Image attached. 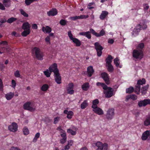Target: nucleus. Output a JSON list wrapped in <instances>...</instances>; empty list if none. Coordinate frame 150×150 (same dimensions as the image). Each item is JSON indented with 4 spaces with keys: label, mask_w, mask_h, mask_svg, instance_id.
Returning a JSON list of instances; mask_svg holds the SVG:
<instances>
[{
    "label": "nucleus",
    "mask_w": 150,
    "mask_h": 150,
    "mask_svg": "<svg viewBox=\"0 0 150 150\" xmlns=\"http://www.w3.org/2000/svg\"><path fill=\"white\" fill-rule=\"evenodd\" d=\"M32 52L35 54L36 58L38 60H42L43 59L44 53L38 47H34L32 50Z\"/></svg>",
    "instance_id": "obj_1"
},
{
    "label": "nucleus",
    "mask_w": 150,
    "mask_h": 150,
    "mask_svg": "<svg viewBox=\"0 0 150 150\" xmlns=\"http://www.w3.org/2000/svg\"><path fill=\"white\" fill-rule=\"evenodd\" d=\"M143 53L142 50H134L132 52V56L136 59H141L143 57Z\"/></svg>",
    "instance_id": "obj_2"
},
{
    "label": "nucleus",
    "mask_w": 150,
    "mask_h": 150,
    "mask_svg": "<svg viewBox=\"0 0 150 150\" xmlns=\"http://www.w3.org/2000/svg\"><path fill=\"white\" fill-rule=\"evenodd\" d=\"M94 48L96 50L97 55L100 57L102 54V51L103 49V47L101 46L98 42H96L94 43Z\"/></svg>",
    "instance_id": "obj_3"
},
{
    "label": "nucleus",
    "mask_w": 150,
    "mask_h": 150,
    "mask_svg": "<svg viewBox=\"0 0 150 150\" xmlns=\"http://www.w3.org/2000/svg\"><path fill=\"white\" fill-rule=\"evenodd\" d=\"M97 147L96 150H107L108 145L106 143L103 144L101 142H98L96 144Z\"/></svg>",
    "instance_id": "obj_4"
},
{
    "label": "nucleus",
    "mask_w": 150,
    "mask_h": 150,
    "mask_svg": "<svg viewBox=\"0 0 150 150\" xmlns=\"http://www.w3.org/2000/svg\"><path fill=\"white\" fill-rule=\"evenodd\" d=\"M104 89L105 91L104 92L105 94V97L107 98H110L113 95V89L110 87H108Z\"/></svg>",
    "instance_id": "obj_5"
},
{
    "label": "nucleus",
    "mask_w": 150,
    "mask_h": 150,
    "mask_svg": "<svg viewBox=\"0 0 150 150\" xmlns=\"http://www.w3.org/2000/svg\"><path fill=\"white\" fill-rule=\"evenodd\" d=\"M31 103L30 101H28L23 105V108L25 110H28L30 112L34 111L35 108L30 106Z\"/></svg>",
    "instance_id": "obj_6"
},
{
    "label": "nucleus",
    "mask_w": 150,
    "mask_h": 150,
    "mask_svg": "<svg viewBox=\"0 0 150 150\" xmlns=\"http://www.w3.org/2000/svg\"><path fill=\"white\" fill-rule=\"evenodd\" d=\"M141 139L142 140H150V130H147L142 134Z\"/></svg>",
    "instance_id": "obj_7"
},
{
    "label": "nucleus",
    "mask_w": 150,
    "mask_h": 150,
    "mask_svg": "<svg viewBox=\"0 0 150 150\" xmlns=\"http://www.w3.org/2000/svg\"><path fill=\"white\" fill-rule=\"evenodd\" d=\"M114 115V109L113 108H109L107 111L106 116L108 120L112 119Z\"/></svg>",
    "instance_id": "obj_8"
},
{
    "label": "nucleus",
    "mask_w": 150,
    "mask_h": 150,
    "mask_svg": "<svg viewBox=\"0 0 150 150\" xmlns=\"http://www.w3.org/2000/svg\"><path fill=\"white\" fill-rule=\"evenodd\" d=\"M101 77L103 79L106 84L108 85L110 83L108 74L106 72H103L101 73Z\"/></svg>",
    "instance_id": "obj_9"
},
{
    "label": "nucleus",
    "mask_w": 150,
    "mask_h": 150,
    "mask_svg": "<svg viewBox=\"0 0 150 150\" xmlns=\"http://www.w3.org/2000/svg\"><path fill=\"white\" fill-rule=\"evenodd\" d=\"M48 69L52 72H53L54 74L59 72V70L57 68V65L56 63H54L51 65Z\"/></svg>",
    "instance_id": "obj_10"
},
{
    "label": "nucleus",
    "mask_w": 150,
    "mask_h": 150,
    "mask_svg": "<svg viewBox=\"0 0 150 150\" xmlns=\"http://www.w3.org/2000/svg\"><path fill=\"white\" fill-rule=\"evenodd\" d=\"M138 104L140 107L145 106L147 105L150 104V99H145L144 100L140 101L138 102Z\"/></svg>",
    "instance_id": "obj_11"
},
{
    "label": "nucleus",
    "mask_w": 150,
    "mask_h": 150,
    "mask_svg": "<svg viewBox=\"0 0 150 150\" xmlns=\"http://www.w3.org/2000/svg\"><path fill=\"white\" fill-rule=\"evenodd\" d=\"M74 85L73 83H69L68 85V87L67 88V93L70 94H72L74 93V91L73 90Z\"/></svg>",
    "instance_id": "obj_12"
},
{
    "label": "nucleus",
    "mask_w": 150,
    "mask_h": 150,
    "mask_svg": "<svg viewBox=\"0 0 150 150\" xmlns=\"http://www.w3.org/2000/svg\"><path fill=\"white\" fill-rule=\"evenodd\" d=\"M8 128L11 131L16 132L18 129V125L16 123L13 122L12 125L8 126Z\"/></svg>",
    "instance_id": "obj_13"
},
{
    "label": "nucleus",
    "mask_w": 150,
    "mask_h": 150,
    "mask_svg": "<svg viewBox=\"0 0 150 150\" xmlns=\"http://www.w3.org/2000/svg\"><path fill=\"white\" fill-rule=\"evenodd\" d=\"M54 79L56 82L58 84L61 83V77L59 72L54 74Z\"/></svg>",
    "instance_id": "obj_14"
},
{
    "label": "nucleus",
    "mask_w": 150,
    "mask_h": 150,
    "mask_svg": "<svg viewBox=\"0 0 150 150\" xmlns=\"http://www.w3.org/2000/svg\"><path fill=\"white\" fill-rule=\"evenodd\" d=\"M94 70L92 66H90L87 68V76L88 77H91L93 74Z\"/></svg>",
    "instance_id": "obj_15"
},
{
    "label": "nucleus",
    "mask_w": 150,
    "mask_h": 150,
    "mask_svg": "<svg viewBox=\"0 0 150 150\" xmlns=\"http://www.w3.org/2000/svg\"><path fill=\"white\" fill-rule=\"evenodd\" d=\"M93 111L96 114L99 115H102L103 114V111L102 110L98 107L93 108Z\"/></svg>",
    "instance_id": "obj_16"
},
{
    "label": "nucleus",
    "mask_w": 150,
    "mask_h": 150,
    "mask_svg": "<svg viewBox=\"0 0 150 150\" xmlns=\"http://www.w3.org/2000/svg\"><path fill=\"white\" fill-rule=\"evenodd\" d=\"M57 13V9L55 8H53L47 12V14L49 16H54L56 15Z\"/></svg>",
    "instance_id": "obj_17"
},
{
    "label": "nucleus",
    "mask_w": 150,
    "mask_h": 150,
    "mask_svg": "<svg viewBox=\"0 0 150 150\" xmlns=\"http://www.w3.org/2000/svg\"><path fill=\"white\" fill-rule=\"evenodd\" d=\"M80 35L85 36L88 39H90L91 38V36L90 32L89 31L87 32H80L79 33Z\"/></svg>",
    "instance_id": "obj_18"
},
{
    "label": "nucleus",
    "mask_w": 150,
    "mask_h": 150,
    "mask_svg": "<svg viewBox=\"0 0 150 150\" xmlns=\"http://www.w3.org/2000/svg\"><path fill=\"white\" fill-rule=\"evenodd\" d=\"M144 125L146 126L150 125V115L146 116L145 120L144 122Z\"/></svg>",
    "instance_id": "obj_19"
},
{
    "label": "nucleus",
    "mask_w": 150,
    "mask_h": 150,
    "mask_svg": "<svg viewBox=\"0 0 150 150\" xmlns=\"http://www.w3.org/2000/svg\"><path fill=\"white\" fill-rule=\"evenodd\" d=\"M30 25L28 22H26L23 23L22 28L24 30H30Z\"/></svg>",
    "instance_id": "obj_20"
},
{
    "label": "nucleus",
    "mask_w": 150,
    "mask_h": 150,
    "mask_svg": "<svg viewBox=\"0 0 150 150\" xmlns=\"http://www.w3.org/2000/svg\"><path fill=\"white\" fill-rule=\"evenodd\" d=\"M108 13L106 11H104L102 12L100 15V16L99 18L101 20H103L105 18V17L108 16Z\"/></svg>",
    "instance_id": "obj_21"
},
{
    "label": "nucleus",
    "mask_w": 150,
    "mask_h": 150,
    "mask_svg": "<svg viewBox=\"0 0 150 150\" xmlns=\"http://www.w3.org/2000/svg\"><path fill=\"white\" fill-rule=\"evenodd\" d=\"M149 87V85L147 84L146 85L142 87L141 89V93L142 95H145L146 93L147 90Z\"/></svg>",
    "instance_id": "obj_22"
},
{
    "label": "nucleus",
    "mask_w": 150,
    "mask_h": 150,
    "mask_svg": "<svg viewBox=\"0 0 150 150\" xmlns=\"http://www.w3.org/2000/svg\"><path fill=\"white\" fill-rule=\"evenodd\" d=\"M43 32L45 33H50L52 31V29L49 26H46V27L43 26L42 28Z\"/></svg>",
    "instance_id": "obj_23"
},
{
    "label": "nucleus",
    "mask_w": 150,
    "mask_h": 150,
    "mask_svg": "<svg viewBox=\"0 0 150 150\" xmlns=\"http://www.w3.org/2000/svg\"><path fill=\"white\" fill-rule=\"evenodd\" d=\"M14 96V93H13L10 92L5 95V97L7 100H11Z\"/></svg>",
    "instance_id": "obj_24"
},
{
    "label": "nucleus",
    "mask_w": 150,
    "mask_h": 150,
    "mask_svg": "<svg viewBox=\"0 0 150 150\" xmlns=\"http://www.w3.org/2000/svg\"><path fill=\"white\" fill-rule=\"evenodd\" d=\"M11 0H3L2 3L5 7L8 8L11 6Z\"/></svg>",
    "instance_id": "obj_25"
},
{
    "label": "nucleus",
    "mask_w": 150,
    "mask_h": 150,
    "mask_svg": "<svg viewBox=\"0 0 150 150\" xmlns=\"http://www.w3.org/2000/svg\"><path fill=\"white\" fill-rule=\"evenodd\" d=\"M72 41L75 44L76 46L77 47H79L81 45V41L77 38H74Z\"/></svg>",
    "instance_id": "obj_26"
},
{
    "label": "nucleus",
    "mask_w": 150,
    "mask_h": 150,
    "mask_svg": "<svg viewBox=\"0 0 150 150\" xmlns=\"http://www.w3.org/2000/svg\"><path fill=\"white\" fill-rule=\"evenodd\" d=\"M141 86L137 84L135 86L134 88V92L137 94L139 95L140 93Z\"/></svg>",
    "instance_id": "obj_27"
},
{
    "label": "nucleus",
    "mask_w": 150,
    "mask_h": 150,
    "mask_svg": "<svg viewBox=\"0 0 150 150\" xmlns=\"http://www.w3.org/2000/svg\"><path fill=\"white\" fill-rule=\"evenodd\" d=\"M89 87V86L88 83H86L82 86V89L85 91L88 90Z\"/></svg>",
    "instance_id": "obj_28"
},
{
    "label": "nucleus",
    "mask_w": 150,
    "mask_h": 150,
    "mask_svg": "<svg viewBox=\"0 0 150 150\" xmlns=\"http://www.w3.org/2000/svg\"><path fill=\"white\" fill-rule=\"evenodd\" d=\"M99 101L98 99H96L94 100L92 102V105L91 107L94 108L95 107H98L97 105L99 103Z\"/></svg>",
    "instance_id": "obj_29"
},
{
    "label": "nucleus",
    "mask_w": 150,
    "mask_h": 150,
    "mask_svg": "<svg viewBox=\"0 0 150 150\" xmlns=\"http://www.w3.org/2000/svg\"><path fill=\"white\" fill-rule=\"evenodd\" d=\"M30 30H24V31L22 33L21 35L23 37H26L30 33Z\"/></svg>",
    "instance_id": "obj_30"
},
{
    "label": "nucleus",
    "mask_w": 150,
    "mask_h": 150,
    "mask_svg": "<svg viewBox=\"0 0 150 150\" xmlns=\"http://www.w3.org/2000/svg\"><path fill=\"white\" fill-rule=\"evenodd\" d=\"M52 72L51 71L49 70V69H47L43 71L44 74L47 77H50Z\"/></svg>",
    "instance_id": "obj_31"
},
{
    "label": "nucleus",
    "mask_w": 150,
    "mask_h": 150,
    "mask_svg": "<svg viewBox=\"0 0 150 150\" xmlns=\"http://www.w3.org/2000/svg\"><path fill=\"white\" fill-rule=\"evenodd\" d=\"M88 105V103L87 100H85L82 103L81 105V108L82 109H84Z\"/></svg>",
    "instance_id": "obj_32"
},
{
    "label": "nucleus",
    "mask_w": 150,
    "mask_h": 150,
    "mask_svg": "<svg viewBox=\"0 0 150 150\" xmlns=\"http://www.w3.org/2000/svg\"><path fill=\"white\" fill-rule=\"evenodd\" d=\"M113 59L111 55H109L108 57L106 59V64H111V63L112 62V60Z\"/></svg>",
    "instance_id": "obj_33"
},
{
    "label": "nucleus",
    "mask_w": 150,
    "mask_h": 150,
    "mask_svg": "<svg viewBox=\"0 0 150 150\" xmlns=\"http://www.w3.org/2000/svg\"><path fill=\"white\" fill-rule=\"evenodd\" d=\"M134 91V88L132 86L129 87L128 88L126 89V92L127 93H131Z\"/></svg>",
    "instance_id": "obj_34"
},
{
    "label": "nucleus",
    "mask_w": 150,
    "mask_h": 150,
    "mask_svg": "<svg viewBox=\"0 0 150 150\" xmlns=\"http://www.w3.org/2000/svg\"><path fill=\"white\" fill-rule=\"evenodd\" d=\"M49 87L48 84H43L41 87V90L42 91H46L49 88Z\"/></svg>",
    "instance_id": "obj_35"
},
{
    "label": "nucleus",
    "mask_w": 150,
    "mask_h": 150,
    "mask_svg": "<svg viewBox=\"0 0 150 150\" xmlns=\"http://www.w3.org/2000/svg\"><path fill=\"white\" fill-rule=\"evenodd\" d=\"M146 80L145 79L143 78L142 80L139 79L138 80L137 84L140 85H142L145 83Z\"/></svg>",
    "instance_id": "obj_36"
},
{
    "label": "nucleus",
    "mask_w": 150,
    "mask_h": 150,
    "mask_svg": "<svg viewBox=\"0 0 150 150\" xmlns=\"http://www.w3.org/2000/svg\"><path fill=\"white\" fill-rule=\"evenodd\" d=\"M96 85L98 86H101L103 87V89H106V88H107V86L104 83L100 82H97L96 83Z\"/></svg>",
    "instance_id": "obj_37"
},
{
    "label": "nucleus",
    "mask_w": 150,
    "mask_h": 150,
    "mask_svg": "<svg viewBox=\"0 0 150 150\" xmlns=\"http://www.w3.org/2000/svg\"><path fill=\"white\" fill-rule=\"evenodd\" d=\"M108 64V66H107L108 67L107 70L108 71L110 72H112L114 71V68L113 66L111 64Z\"/></svg>",
    "instance_id": "obj_38"
},
{
    "label": "nucleus",
    "mask_w": 150,
    "mask_h": 150,
    "mask_svg": "<svg viewBox=\"0 0 150 150\" xmlns=\"http://www.w3.org/2000/svg\"><path fill=\"white\" fill-rule=\"evenodd\" d=\"M17 20L16 18L12 17L8 18L7 21V22L9 23H12L16 21Z\"/></svg>",
    "instance_id": "obj_39"
},
{
    "label": "nucleus",
    "mask_w": 150,
    "mask_h": 150,
    "mask_svg": "<svg viewBox=\"0 0 150 150\" xmlns=\"http://www.w3.org/2000/svg\"><path fill=\"white\" fill-rule=\"evenodd\" d=\"M142 26L140 24H138L136 27V29H134V30L133 32H135L137 31V32L138 33L140 30L142 29Z\"/></svg>",
    "instance_id": "obj_40"
},
{
    "label": "nucleus",
    "mask_w": 150,
    "mask_h": 150,
    "mask_svg": "<svg viewBox=\"0 0 150 150\" xmlns=\"http://www.w3.org/2000/svg\"><path fill=\"white\" fill-rule=\"evenodd\" d=\"M40 135V134L39 132L37 133L35 135V136L33 140V142L35 143L36 142L38 139Z\"/></svg>",
    "instance_id": "obj_41"
},
{
    "label": "nucleus",
    "mask_w": 150,
    "mask_h": 150,
    "mask_svg": "<svg viewBox=\"0 0 150 150\" xmlns=\"http://www.w3.org/2000/svg\"><path fill=\"white\" fill-rule=\"evenodd\" d=\"M23 134L25 135H27L29 133L28 129L26 127H25L23 129Z\"/></svg>",
    "instance_id": "obj_42"
},
{
    "label": "nucleus",
    "mask_w": 150,
    "mask_h": 150,
    "mask_svg": "<svg viewBox=\"0 0 150 150\" xmlns=\"http://www.w3.org/2000/svg\"><path fill=\"white\" fill-rule=\"evenodd\" d=\"M105 32L103 29H102L100 31L99 33H98L97 37H100L101 36H103L105 35Z\"/></svg>",
    "instance_id": "obj_43"
},
{
    "label": "nucleus",
    "mask_w": 150,
    "mask_h": 150,
    "mask_svg": "<svg viewBox=\"0 0 150 150\" xmlns=\"http://www.w3.org/2000/svg\"><path fill=\"white\" fill-rule=\"evenodd\" d=\"M19 11L21 14L23 15L24 17H28V15L27 13H26L23 9H20Z\"/></svg>",
    "instance_id": "obj_44"
},
{
    "label": "nucleus",
    "mask_w": 150,
    "mask_h": 150,
    "mask_svg": "<svg viewBox=\"0 0 150 150\" xmlns=\"http://www.w3.org/2000/svg\"><path fill=\"white\" fill-rule=\"evenodd\" d=\"M73 115V112L71 111H69L68 113L67 117L68 119H71L72 118Z\"/></svg>",
    "instance_id": "obj_45"
},
{
    "label": "nucleus",
    "mask_w": 150,
    "mask_h": 150,
    "mask_svg": "<svg viewBox=\"0 0 150 150\" xmlns=\"http://www.w3.org/2000/svg\"><path fill=\"white\" fill-rule=\"evenodd\" d=\"M67 132L68 133H71L72 135H75L76 134V132L73 130L72 129H68L67 131Z\"/></svg>",
    "instance_id": "obj_46"
},
{
    "label": "nucleus",
    "mask_w": 150,
    "mask_h": 150,
    "mask_svg": "<svg viewBox=\"0 0 150 150\" xmlns=\"http://www.w3.org/2000/svg\"><path fill=\"white\" fill-rule=\"evenodd\" d=\"M36 1V0H25V3L27 6H29L33 2Z\"/></svg>",
    "instance_id": "obj_47"
},
{
    "label": "nucleus",
    "mask_w": 150,
    "mask_h": 150,
    "mask_svg": "<svg viewBox=\"0 0 150 150\" xmlns=\"http://www.w3.org/2000/svg\"><path fill=\"white\" fill-rule=\"evenodd\" d=\"M144 47V44L142 43L139 44L137 46V48L139 50H141L143 49Z\"/></svg>",
    "instance_id": "obj_48"
},
{
    "label": "nucleus",
    "mask_w": 150,
    "mask_h": 150,
    "mask_svg": "<svg viewBox=\"0 0 150 150\" xmlns=\"http://www.w3.org/2000/svg\"><path fill=\"white\" fill-rule=\"evenodd\" d=\"M90 32L92 34L95 35L96 37H97L98 33L96 32L93 29L90 28Z\"/></svg>",
    "instance_id": "obj_49"
},
{
    "label": "nucleus",
    "mask_w": 150,
    "mask_h": 150,
    "mask_svg": "<svg viewBox=\"0 0 150 150\" xmlns=\"http://www.w3.org/2000/svg\"><path fill=\"white\" fill-rule=\"evenodd\" d=\"M14 76L17 78L20 77L21 75L19 71L18 70H17L14 72Z\"/></svg>",
    "instance_id": "obj_50"
},
{
    "label": "nucleus",
    "mask_w": 150,
    "mask_h": 150,
    "mask_svg": "<svg viewBox=\"0 0 150 150\" xmlns=\"http://www.w3.org/2000/svg\"><path fill=\"white\" fill-rule=\"evenodd\" d=\"M119 60V59L117 58H115L114 60V63L115 64L116 67H118L119 65V63L118 62Z\"/></svg>",
    "instance_id": "obj_51"
},
{
    "label": "nucleus",
    "mask_w": 150,
    "mask_h": 150,
    "mask_svg": "<svg viewBox=\"0 0 150 150\" xmlns=\"http://www.w3.org/2000/svg\"><path fill=\"white\" fill-rule=\"evenodd\" d=\"M59 23L62 25L64 26L67 24V21L65 20L61 19L59 22Z\"/></svg>",
    "instance_id": "obj_52"
},
{
    "label": "nucleus",
    "mask_w": 150,
    "mask_h": 150,
    "mask_svg": "<svg viewBox=\"0 0 150 150\" xmlns=\"http://www.w3.org/2000/svg\"><path fill=\"white\" fill-rule=\"evenodd\" d=\"M68 35L70 39L71 40L74 38L73 37V35L71 33V31L70 30H69L68 32Z\"/></svg>",
    "instance_id": "obj_53"
},
{
    "label": "nucleus",
    "mask_w": 150,
    "mask_h": 150,
    "mask_svg": "<svg viewBox=\"0 0 150 150\" xmlns=\"http://www.w3.org/2000/svg\"><path fill=\"white\" fill-rule=\"evenodd\" d=\"M61 137L63 138H67V135L65 131L63 130V132H61Z\"/></svg>",
    "instance_id": "obj_54"
},
{
    "label": "nucleus",
    "mask_w": 150,
    "mask_h": 150,
    "mask_svg": "<svg viewBox=\"0 0 150 150\" xmlns=\"http://www.w3.org/2000/svg\"><path fill=\"white\" fill-rule=\"evenodd\" d=\"M3 90V83L2 80L0 79V91H2Z\"/></svg>",
    "instance_id": "obj_55"
},
{
    "label": "nucleus",
    "mask_w": 150,
    "mask_h": 150,
    "mask_svg": "<svg viewBox=\"0 0 150 150\" xmlns=\"http://www.w3.org/2000/svg\"><path fill=\"white\" fill-rule=\"evenodd\" d=\"M59 120L60 117H55L54 119V124H56L58 122V121Z\"/></svg>",
    "instance_id": "obj_56"
},
{
    "label": "nucleus",
    "mask_w": 150,
    "mask_h": 150,
    "mask_svg": "<svg viewBox=\"0 0 150 150\" xmlns=\"http://www.w3.org/2000/svg\"><path fill=\"white\" fill-rule=\"evenodd\" d=\"M94 4V3H90L88 4V5L87 7L89 9H91L93 8L94 7L93 6H92Z\"/></svg>",
    "instance_id": "obj_57"
},
{
    "label": "nucleus",
    "mask_w": 150,
    "mask_h": 150,
    "mask_svg": "<svg viewBox=\"0 0 150 150\" xmlns=\"http://www.w3.org/2000/svg\"><path fill=\"white\" fill-rule=\"evenodd\" d=\"M88 15H81L80 16H78L79 19L86 18H88Z\"/></svg>",
    "instance_id": "obj_58"
},
{
    "label": "nucleus",
    "mask_w": 150,
    "mask_h": 150,
    "mask_svg": "<svg viewBox=\"0 0 150 150\" xmlns=\"http://www.w3.org/2000/svg\"><path fill=\"white\" fill-rule=\"evenodd\" d=\"M0 9L2 10H4L6 9L5 6L1 2H0Z\"/></svg>",
    "instance_id": "obj_59"
},
{
    "label": "nucleus",
    "mask_w": 150,
    "mask_h": 150,
    "mask_svg": "<svg viewBox=\"0 0 150 150\" xmlns=\"http://www.w3.org/2000/svg\"><path fill=\"white\" fill-rule=\"evenodd\" d=\"M11 84L12 87L15 88L16 85V83L14 80H12L11 81Z\"/></svg>",
    "instance_id": "obj_60"
},
{
    "label": "nucleus",
    "mask_w": 150,
    "mask_h": 150,
    "mask_svg": "<svg viewBox=\"0 0 150 150\" xmlns=\"http://www.w3.org/2000/svg\"><path fill=\"white\" fill-rule=\"evenodd\" d=\"M137 96L134 94L131 95V99L134 100H136L137 99Z\"/></svg>",
    "instance_id": "obj_61"
},
{
    "label": "nucleus",
    "mask_w": 150,
    "mask_h": 150,
    "mask_svg": "<svg viewBox=\"0 0 150 150\" xmlns=\"http://www.w3.org/2000/svg\"><path fill=\"white\" fill-rule=\"evenodd\" d=\"M67 141V138H62L60 139V142L62 144L64 143Z\"/></svg>",
    "instance_id": "obj_62"
},
{
    "label": "nucleus",
    "mask_w": 150,
    "mask_h": 150,
    "mask_svg": "<svg viewBox=\"0 0 150 150\" xmlns=\"http://www.w3.org/2000/svg\"><path fill=\"white\" fill-rule=\"evenodd\" d=\"M8 45V42L6 41H3L0 42V45Z\"/></svg>",
    "instance_id": "obj_63"
},
{
    "label": "nucleus",
    "mask_w": 150,
    "mask_h": 150,
    "mask_svg": "<svg viewBox=\"0 0 150 150\" xmlns=\"http://www.w3.org/2000/svg\"><path fill=\"white\" fill-rule=\"evenodd\" d=\"M70 148V147L68 145H66L64 147V148L62 149V150H69Z\"/></svg>",
    "instance_id": "obj_64"
}]
</instances>
